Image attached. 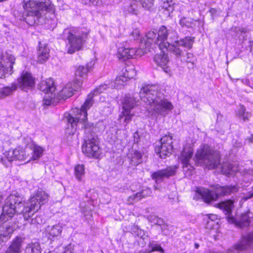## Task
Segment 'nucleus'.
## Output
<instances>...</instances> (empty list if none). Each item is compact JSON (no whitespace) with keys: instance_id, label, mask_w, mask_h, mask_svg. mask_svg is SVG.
<instances>
[{"instance_id":"nucleus-1","label":"nucleus","mask_w":253,"mask_h":253,"mask_svg":"<svg viewBox=\"0 0 253 253\" xmlns=\"http://www.w3.org/2000/svg\"><path fill=\"white\" fill-rule=\"evenodd\" d=\"M48 200L47 194L43 191H38L26 203L22 202V197L17 192L8 196L4 200L0 215V244L7 241L13 232L10 226L2 227L4 222L11 219L16 212L21 213L25 220L29 219Z\"/></svg>"},{"instance_id":"nucleus-2","label":"nucleus","mask_w":253,"mask_h":253,"mask_svg":"<svg viewBox=\"0 0 253 253\" xmlns=\"http://www.w3.org/2000/svg\"><path fill=\"white\" fill-rule=\"evenodd\" d=\"M140 97L148 107L147 111L154 116H166L173 108L171 103L158 90V86L148 84L142 87Z\"/></svg>"},{"instance_id":"nucleus-3","label":"nucleus","mask_w":253,"mask_h":253,"mask_svg":"<svg viewBox=\"0 0 253 253\" xmlns=\"http://www.w3.org/2000/svg\"><path fill=\"white\" fill-rule=\"evenodd\" d=\"M114 85H117L114 84V82H111L110 84H101L98 87H96L93 91L92 93L88 95L87 98L86 99L84 104L82 106L80 109L75 108L73 109L72 111L75 114V116H73L71 114H68L67 117V120L69 124L68 128L69 126L72 127V134H74L76 131L77 127L79 128L84 129V132H89L90 130H92L94 128V124L93 123H88L87 122V110L93 104L92 98L94 96L102 93L107 88L110 87H113Z\"/></svg>"},{"instance_id":"nucleus-4","label":"nucleus","mask_w":253,"mask_h":253,"mask_svg":"<svg viewBox=\"0 0 253 253\" xmlns=\"http://www.w3.org/2000/svg\"><path fill=\"white\" fill-rule=\"evenodd\" d=\"M25 9V21L30 25L38 24L39 19L44 12H53V5L49 0H29L23 6Z\"/></svg>"},{"instance_id":"nucleus-5","label":"nucleus","mask_w":253,"mask_h":253,"mask_svg":"<svg viewBox=\"0 0 253 253\" xmlns=\"http://www.w3.org/2000/svg\"><path fill=\"white\" fill-rule=\"evenodd\" d=\"M169 34L168 40L163 45H161V48H166V50L169 51L170 53L173 54L177 58L181 57L184 53V50L182 49L186 48L190 49L192 47L194 42L195 38L192 37H187L180 40H178V35L177 32L169 28Z\"/></svg>"},{"instance_id":"nucleus-6","label":"nucleus","mask_w":253,"mask_h":253,"mask_svg":"<svg viewBox=\"0 0 253 253\" xmlns=\"http://www.w3.org/2000/svg\"><path fill=\"white\" fill-rule=\"evenodd\" d=\"M89 31L82 28H67L64 30L63 38L67 40L66 48L67 52L73 54L82 49L87 38Z\"/></svg>"},{"instance_id":"nucleus-7","label":"nucleus","mask_w":253,"mask_h":253,"mask_svg":"<svg viewBox=\"0 0 253 253\" xmlns=\"http://www.w3.org/2000/svg\"><path fill=\"white\" fill-rule=\"evenodd\" d=\"M195 157L196 163L205 166L208 169H215L220 164L218 152L207 144L200 147L197 151Z\"/></svg>"},{"instance_id":"nucleus-8","label":"nucleus","mask_w":253,"mask_h":253,"mask_svg":"<svg viewBox=\"0 0 253 253\" xmlns=\"http://www.w3.org/2000/svg\"><path fill=\"white\" fill-rule=\"evenodd\" d=\"M215 192H213L208 189L200 187L197 188L196 195L194 199L201 198L207 203L216 200L219 196L230 195L238 191V188L235 185H228L220 186L217 185L214 187Z\"/></svg>"},{"instance_id":"nucleus-9","label":"nucleus","mask_w":253,"mask_h":253,"mask_svg":"<svg viewBox=\"0 0 253 253\" xmlns=\"http://www.w3.org/2000/svg\"><path fill=\"white\" fill-rule=\"evenodd\" d=\"M218 207L225 212V214L229 215L228 216L229 222L234 223L240 227L249 226L253 217V213L249 211L242 213L235 218L231 217L229 214L231 213L234 207L233 202L231 200H227L220 203L218 205Z\"/></svg>"},{"instance_id":"nucleus-10","label":"nucleus","mask_w":253,"mask_h":253,"mask_svg":"<svg viewBox=\"0 0 253 253\" xmlns=\"http://www.w3.org/2000/svg\"><path fill=\"white\" fill-rule=\"evenodd\" d=\"M30 151L28 148V144L26 145L24 148L20 146L17 147L12 151H8L4 152L1 157L0 162L6 167H8L14 160H27V162H29L30 161Z\"/></svg>"},{"instance_id":"nucleus-11","label":"nucleus","mask_w":253,"mask_h":253,"mask_svg":"<svg viewBox=\"0 0 253 253\" xmlns=\"http://www.w3.org/2000/svg\"><path fill=\"white\" fill-rule=\"evenodd\" d=\"M253 252V232L243 236L241 240L230 248L227 253H252Z\"/></svg>"},{"instance_id":"nucleus-12","label":"nucleus","mask_w":253,"mask_h":253,"mask_svg":"<svg viewBox=\"0 0 253 253\" xmlns=\"http://www.w3.org/2000/svg\"><path fill=\"white\" fill-rule=\"evenodd\" d=\"M82 151L88 157L98 158L101 153L98 146V139L96 137L90 135L84 139L82 145Z\"/></svg>"},{"instance_id":"nucleus-13","label":"nucleus","mask_w":253,"mask_h":253,"mask_svg":"<svg viewBox=\"0 0 253 253\" xmlns=\"http://www.w3.org/2000/svg\"><path fill=\"white\" fill-rule=\"evenodd\" d=\"M172 142V136L171 135H166L161 138L155 147V151L159 154L160 158L165 159L171 154Z\"/></svg>"},{"instance_id":"nucleus-14","label":"nucleus","mask_w":253,"mask_h":253,"mask_svg":"<svg viewBox=\"0 0 253 253\" xmlns=\"http://www.w3.org/2000/svg\"><path fill=\"white\" fill-rule=\"evenodd\" d=\"M193 155V150L191 147L185 146L183 148L180 159L182 164L183 171L185 172V174L186 176L192 175L194 170V168L191 163Z\"/></svg>"},{"instance_id":"nucleus-15","label":"nucleus","mask_w":253,"mask_h":253,"mask_svg":"<svg viewBox=\"0 0 253 253\" xmlns=\"http://www.w3.org/2000/svg\"><path fill=\"white\" fill-rule=\"evenodd\" d=\"M123 111L120 115V120L124 119V122L126 124L129 123L132 117L134 116V113L132 110L135 105V101L133 97L130 96H126L123 102Z\"/></svg>"},{"instance_id":"nucleus-16","label":"nucleus","mask_w":253,"mask_h":253,"mask_svg":"<svg viewBox=\"0 0 253 253\" xmlns=\"http://www.w3.org/2000/svg\"><path fill=\"white\" fill-rule=\"evenodd\" d=\"M82 84V80L76 79L74 84L72 83H68L63 89L59 92V99H66L71 97L73 92L77 91Z\"/></svg>"},{"instance_id":"nucleus-17","label":"nucleus","mask_w":253,"mask_h":253,"mask_svg":"<svg viewBox=\"0 0 253 253\" xmlns=\"http://www.w3.org/2000/svg\"><path fill=\"white\" fill-rule=\"evenodd\" d=\"M176 169V167L171 166L165 169L157 170L152 174V178L157 183H161L165 179L175 175Z\"/></svg>"},{"instance_id":"nucleus-18","label":"nucleus","mask_w":253,"mask_h":253,"mask_svg":"<svg viewBox=\"0 0 253 253\" xmlns=\"http://www.w3.org/2000/svg\"><path fill=\"white\" fill-rule=\"evenodd\" d=\"M140 50L134 48H130L126 46L119 47L117 52V57L123 61L134 58V56L140 55Z\"/></svg>"},{"instance_id":"nucleus-19","label":"nucleus","mask_w":253,"mask_h":253,"mask_svg":"<svg viewBox=\"0 0 253 253\" xmlns=\"http://www.w3.org/2000/svg\"><path fill=\"white\" fill-rule=\"evenodd\" d=\"M126 73H125L124 76L117 77L114 81V84H117L114 85L115 88L117 89L121 88L122 86L124 85V84L127 81V79H132L136 75V72L133 66L126 69Z\"/></svg>"},{"instance_id":"nucleus-20","label":"nucleus","mask_w":253,"mask_h":253,"mask_svg":"<svg viewBox=\"0 0 253 253\" xmlns=\"http://www.w3.org/2000/svg\"><path fill=\"white\" fill-rule=\"evenodd\" d=\"M28 148L30 151L29 160H38L43 155L44 149L34 143L30 139H28Z\"/></svg>"},{"instance_id":"nucleus-21","label":"nucleus","mask_w":253,"mask_h":253,"mask_svg":"<svg viewBox=\"0 0 253 253\" xmlns=\"http://www.w3.org/2000/svg\"><path fill=\"white\" fill-rule=\"evenodd\" d=\"M169 28H167L165 26H162L159 29L158 32V37L155 41V43L159 47V49L163 50L166 48H161V45H163L164 42H166V41L168 39V36L169 34Z\"/></svg>"},{"instance_id":"nucleus-22","label":"nucleus","mask_w":253,"mask_h":253,"mask_svg":"<svg viewBox=\"0 0 253 253\" xmlns=\"http://www.w3.org/2000/svg\"><path fill=\"white\" fill-rule=\"evenodd\" d=\"M49 57V49L47 44L39 42L38 50L37 61L40 63H43L47 61Z\"/></svg>"},{"instance_id":"nucleus-23","label":"nucleus","mask_w":253,"mask_h":253,"mask_svg":"<svg viewBox=\"0 0 253 253\" xmlns=\"http://www.w3.org/2000/svg\"><path fill=\"white\" fill-rule=\"evenodd\" d=\"M160 50H161L160 53L155 55L154 61L157 65L161 66L167 72V71L166 70V69L168 67L167 64L169 63V60L167 55L165 53L166 50V49ZM167 51H168L167 50Z\"/></svg>"},{"instance_id":"nucleus-24","label":"nucleus","mask_w":253,"mask_h":253,"mask_svg":"<svg viewBox=\"0 0 253 253\" xmlns=\"http://www.w3.org/2000/svg\"><path fill=\"white\" fill-rule=\"evenodd\" d=\"M39 89L46 94H52L55 90L54 83L52 79L42 81L39 84Z\"/></svg>"},{"instance_id":"nucleus-25","label":"nucleus","mask_w":253,"mask_h":253,"mask_svg":"<svg viewBox=\"0 0 253 253\" xmlns=\"http://www.w3.org/2000/svg\"><path fill=\"white\" fill-rule=\"evenodd\" d=\"M23 239L16 237L6 250L5 253H21V248Z\"/></svg>"},{"instance_id":"nucleus-26","label":"nucleus","mask_w":253,"mask_h":253,"mask_svg":"<svg viewBox=\"0 0 253 253\" xmlns=\"http://www.w3.org/2000/svg\"><path fill=\"white\" fill-rule=\"evenodd\" d=\"M151 191L150 189H143L142 191L130 196L128 198V202L132 204L134 202L140 201L142 198L150 195Z\"/></svg>"},{"instance_id":"nucleus-27","label":"nucleus","mask_w":253,"mask_h":253,"mask_svg":"<svg viewBox=\"0 0 253 253\" xmlns=\"http://www.w3.org/2000/svg\"><path fill=\"white\" fill-rule=\"evenodd\" d=\"M94 64V62L92 61L88 63L85 66H79L76 72V77L85 78L87 75V72L92 69Z\"/></svg>"},{"instance_id":"nucleus-28","label":"nucleus","mask_w":253,"mask_h":253,"mask_svg":"<svg viewBox=\"0 0 253 253\" xmlns=\"http://www.w3.org/2000/svg\"><path fill=\"white\" fill-rule=\"evenodd\" d=\"M62 230V227L59 224H56L53 226H48L45 229V231L48 234V238L52 240L51 238H54L60 235Z\"/></svg>"},{"instance_id":"nucleus-29","label":"nucleus","mask_w":253,"mask_h":253,"mask_svg":"<svg viewBox=\"0 0 253 253\" xmlns=\"http://www.w3.org/2000/svg\"><path fill=\"white\" fill-rule=\"evenodd\" d=\"M129 159L131 165L136 166L142 162V154L137 151H132L129 154Z\"/></svg>"},{"instance_id":"nucleus-30","label":"nucleus","mask_w":253,"mask_h":253,"mask_svg":"<svg viewBox=\"0 0 253 253\" xmlns=\"http://www.w3.org/2000/svg\"><path fill=\"white\" fill-rule=\"evenodd\" d=\"M138 5L136 1L131 2L128 5L125 7L124 12L125 14L130 13L133 15H137L139 13Z\"/></svg>"},{"instance_id":"nucleus-31","label":"nucleus","mask_w":253,"mask_h":253,"mask_svg":"<svg viewBox=\"0 0 253 253\" xmlns=\"http://www.w3.org/2000/svg\"><path fill=\"white\" fill-rule=\"evenodd\" d=\"M236 115L244 121H248L251 117V114L246 111L245 107L242 105L239 107L236 111Z\"/></svg>"},{"instance_id":"nucleus-32","label":"nucleus","mask_w":253,"mask_h":253,"mask_svg":"<svg viewBox=\"0 0 253 253\" xmlns=\"http://www.w3.org/2000/svg\"><path fill=\"white\" fill-rule=\"evenodd\" d=\"M238 171L237 168L231 164H224L222 166V171L225 175L232 174Z\"/></svg>"},{"instance_id":"nucleus-33","label":"nucleus","mask_w":253,"mask_h":253,"mask_svg":"<svg viewBox=\"0 0 253 253\" xmlns=\"http://www.w3.org/2000/svg\"><path fill=\"white\" fill-rule=\"evenodd\" d=\"M74 173L76 178L81 181L85 173L84 167L83 165H77L74 168Z\"/></svg>"},{"instance_id":"nucleus-34","label":"nucleus","mask_w":253,"mask_h":253,"mask_svg":"<svg viewBox=\"0 0 253 253\" xmlns=\"http://www.w3.org/2000/svg\"><path fill=\"white\" fill-rule=\"evenodd\" d=\"M155 251H159L162 253H164V250L162 249V248L161 247L160 245H158L155 241H149V245L148 246L146 252L147 253H150Z\"/></svg>"},{"instance_id":"nucleus-35","label":"nucleus","mask_w":253,"mask_h":253,"mask_svg":"<svg viewBox=\"0 0 253 253\" xmlns=\"http://www.w3.org/2000/svg\"><path fill=\"white\" fill-rule=\"evenodd\" d=\"M194 22L191 18L183 17L180 20L179 24L183 28H193L195 25Z\"/></svg>"},{"instance_id":"nucleus-36","label":"nucleus","mask_w":253,"mask_h":253,"mask_svg":"<svg viewBox=\"0 0 253 253\" xmlns=\"http://www.w3.org/2000/svg\"><path fill=\"white\" fill-rule=\"evenodd\" d=\"M26 253H41V247L39 243L29 244L26 249Z\"/></svg>"},{"instance_id":"nucleus-37","label":"nucleus","mask_w":253,"mask_h":253,"mask_svg":"<svg viewBox=\"0 0 253 253\" xmlns=\"http://www.w3.org/2000/svg\"><path fill=\"white\" fill-rule=\"evenodd\" d=\"M156 36V34L154 31H149L146 34V37L147 38L146 40H142L141 43H142L144 41L145 42L146 47L149 46L153 41L155 42L156 40H154V39H155Z\"/></svg>"},{"instance_id":"nucleus-38","label":"nucleus","mask_w":253,"mask_h":253,"mask_svg":"<svg viewBox=\"0 0 253 253\" xmlns=\"http://www.w3.org/2000/svg\"><path fill=\"white\" fill-rule=\"evenodd\" d=\"M140 2L145 10L151 11L154 9V0H140Z\"/></svg>"},{"instance_id":"nucleus-39","label":"nucleus","mask_w":253,"mask_h":253,"mask_svg":"<svg viewBox=\"0 0 253 253\" xmlns=\"http://www.w3.org/2000/svg\"><path fill=\"white\" fill-rule=\"evenodd\" d=\"M232 31L235 32L236 33V37L240 38L241 36L244 38L247 32V29L245 28L242 27H235L232 29Z\"/></svg>"},{"instance_id":"nucleus-40","label":"nucleus","mask_w":253,"mask_h":253,"mask_svg":"<svg viewBox=\"0 0 253 253\" xmlns=\"http://www.w3.org/2000/svg\"><path fill=\"white\" fill-rule=\"evenodd\" d=\"M54 96L55 95L53 93L49 96H45L43 99V105L46 106L54 105L55 102Z\"/></svg>"},{"instance_id":"nucleus-41","label":"nucleus","mask_w":253,"mask_h":253,"mask_svg":"<svg viewBox=\"0 0 253 253\" xmlns=\"http://www.w3.org/2000/svg\"><path fill=\"white\" fill-rule=\"evenodd\" d=\"M149 220L152 223L160 226L163 225L164 223V221L163 219L156 215L150 216L149 217Z\"/></svg>"},{"instance_id":"nucleus-42","label":"nucleus","mask_w":253,"mask_h":253,"mask_svg":"<svg viewBox=\"0 0 253 253\" xmlns=\"http://www.w3.org/2000/svg\"><path fill=\"white\" fill-rule=\"evenodd\" d=\"M135 234L137 236L139 237L140 239L143 240V241L148 240V235L144 232V231L141 229H137L135 231Z\"/></svg>"},{"instance_id":"nucleus-43","label":"nucleus","mask_w":253,"mask_h":253,"mask_svg":"<svg viewBox=\"0 0 253 253\" xmlns=\"http://www.w3.org/2000/svg\"><path fill=\"white\" fill-rule=\"evenodd\" d=\"M139 37V31L137 29H135L131 32L130 35V40H135L138 39Z\"/></svg>"},{"instance_id":"nucleus-44","label":"nucleus","mask_w":253,"mask_h":253,"mask_svg":"<svg viewBox=\"0 0 253 253\" xmlns=\"http://www.w3.org/2000/svg\"><path fill=\"white\" fill-rule=\"evenodd\" d=\"M163 8L165 9L169 13L173 10V6L169 3V2H164Z\"/></svg>"},{"instance_id":"nucleus-45","label":"nucleus","mask_w":253,"mask_h":253,"mask_svg":"<svg viewBox=\"0 0 253 253\" xmlns=\"http://www.w3.org/2000/svg\"><path fill=\"white\" fill-rule=\"evenodd\" d=\"M187 62L192 63V64L194 63V56L193 54L190 53H187Z\"/></svg>"},{"instance_id":"nucleus-46","label":"nucleus","mask_w":253,"mask_h":253,"mask_svg":"<svg viewBox=\"0 0 253 253\" xmlns=\"http://www.w3.org/2000/svg\"><path fill=\"white\" fill-rule=\"evenodd\" d=\"M253 197V187L251 191H250L248 194H247L244 197V199L246 200L251 199Z\"/></svg>"},{"instance_id":"nucleus-47","label":"nucleus","mask_w":253,"mask_h":253,"mask_svg":"<svg viewBox=\"0 0 253 253\" xmlns=\"http://www.w3.org/2000/svg\"><path fill=\"white\" fill-rule=\"evenodd\" d=\"M89 2L93 5H97L102 4L103 0H87Z\"/></svg>"},{"instance_id":"nucleus-48","label":"nucleus","mask_w":253,"mask_h":253,"mask_svg":"<svg viewBox=\"0 0 253 253\" xmlns=\"http://www.w3.org/2000/svg\"><path fill=\"white\" fill-rule=\"evenodd\" d=\"M133 141L135 143H137L139 141V135L137 132H135L133 134Z\"/></svg>"},{"instance_id":"nucleus-49","label":"nucleus","mask_w":253,"mask_h":253,"mask_svg":"<svg viewBox=\"0 0 253 253\" xmlns=\"http://www.w3.org/2000/svg\"><path fill=\"white\" fill-rule=\"evenodd\" d=\"M250 52L253 54V41L250 42Z\"/></svg>"},{"instance_id":"nucleus-50","label":"nucleus","mask_w":253,"mask_h":253,"mask_svg":"<svg viewBox=\"0 0 253 253\" xmlns=\"http://www.w3.org/2000/svg\"><path fill=\"white\" fill-rule=\"evenodd\" d=\"M209 218L211 219L212 221H213L217 219V216L214 214H211L209 216Z\"/></svg>"},{"instance_id":"nucleus-51","label":"nucleus","mask_w":253,"mask_h":253,"mask_svg":"<svg viewBox=\"0 0 253 253\" xmlns=\"http://www.w3.org/2000/svg\"><path fill=\"white\" fill-rule=\"evenodd\" d=\"M249 140L250 141L253 142V134L251 135L249 137Z\"/></svg>"},{"instance_id":"nucleus-52","label":"nucleus","mask_w":253,"mask_h":253,"mask_svg":"<svg viewBox=\"0 0 253 253\" xmlns=\"http://www.w3.org/2000/svg\"><path fill=\"white\" fill-rule=\"evenodd\" d=\"M200 247V245L198 243H195L194 244V247L196 249H198Z\"/></svg>"},{"instance_id":"nucleus-53","label":"nucleus","mask_w":253,"mask_h":253,"mask_svg":"<svg viewBox=\"0 0 253 253\" xmlns=\"http://www.w3.org/2000/svg\"><path fill=\"white\" fill-rule=\"evenodd\" d=\"M2 200H3V197H2L1 195H0V203L1 202Z\"/></svg>"},{"instance_id":"nucleus-54","label":"nucleus","mask_w":253,"mask_h":253,"mask_svg":"<svg viewBox=\"0 0 253 253\" xmlns=\"http://www.w3.org/2000/svg\"><path fill=\"white\" fill-rule=\"evenodd\" d=\"M213 11H215V9L213 8H212L210 10V12L211 13L213 12Z\"/></svg>"},{"instance_id":"nucleus-55","label":"nucleus","mask_w":253,"mask_h":253,"mask_svg":"<svg viewBox=\"0 0 253 253\" xmlns=\"http://www.w3.org/2000/svg\"><path fill=\"white\" fill-rule=\"evenodd\" d=\"M69 252V251H65L64 253H68V252Z\"/></svg>"},{"instance_id":"nucleus-56","label":"nucleus","mask_w":253,"mask_h":253,"mask_svg":"<svg viewBox=\"0 0 253 253\" xmlns=\"http://www.w3.org/2000/svg\"><path fill=\"white\" fill-rule=\"evenodd\" d=\"M55 26V25H54L52 27V28H53Z\"/></svg>"}]
</instances>
